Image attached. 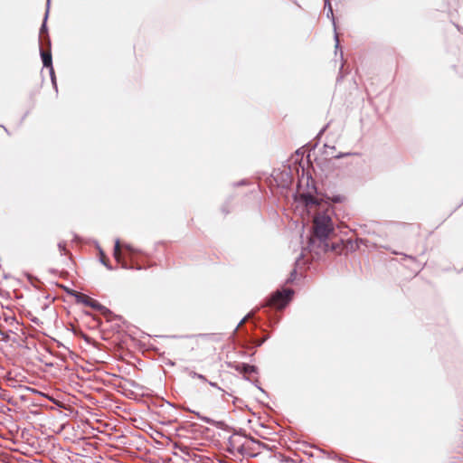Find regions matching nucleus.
I'll use <instances>...</instances> for the list:
<instances>
[{
	"label": "nucleus",
	"mask_w": 463,
	"mask_h": 463,
	"mask_svg": "<svg viewBox=\"0 0 463 463\" xmlns=\"http://www.w3.org/2000/svg\"><path fill=\"white\" fill-rule=\"evenodd\" d=\"M230 447L233 451L240 453H245L246 449H267V446L260 441H257L253 439H248L240 434H233L229 438Z\"/></svg>",
	"instance_id": "obj_1"
},
{
	"label": "nucleus",
	"mask_w": 463,
	"mask_h": 463,
	"mask_svg": "<svg viewBox=\"0 0 463 463\" xmlns=\"http://www.w3.org/2000/svg\"><path fill=\"white\" fill-rule=\"evenodd\" d=\"M313 230L316 237L319 241H325L334 231V224L330 216L326 213L317 214L314 218Z\"/></svg>",
	"instance_id": "obj_2"
},
{
	"label": "nucleus",
	"mask_w": 463,
	"mask_h": 463,
	"mask_svg": "<svg viewBox=\"0 0 463 463\" xmlns=\"http://www.w3.org/2000/svg\"><path fill=\"white\" fill-rule=\"evenodd\" d=\"M293 294L294 291L289 288L279 290L271 297L269 305L281 309L290 301Z\"/></svg>",
	"instance_id": "obj_3"
},
{
	"label": "nucleus",
	"mask_w": 463,
	"mask_h": 463,
	"mask_svg": "<svg viewBox=\"0 0 463 463\" xmlns=\"http://www.w3.org/2000/svg\"><path fill=\"white\" fill-rule=\"evenodd\" d=\"M68 293L71 294V296H73L76 299V302L79 304H82L84 306L90 307L96 310H100L101 308H103V306L100 303L92 299L91 298H90L87 295H84L80 292H76L74 290L68 291Z\"/></svg>",
	"instance_id": "obj_4"
},
{
	"label": "nucleus",
	"mask_w": 463,
	"mask_h": 463,
	"mask_svg": "<svg viewBox=\"0 0 463 463\" xmlns=\"http://www.w3.org/2000/svg\"><path fill=\"white\" fill-rule=\"evenodd\" d=\"M41 56H42V59H43V65L45 67H47V68H50V73H51V76H52V80L53 83H55L54 82V76H53V68H52V55H51V53L42 52H41Z\"/></svg>",
	"instance_id": "obj_5"
},
{
	"label": "nucleus",
	"mask_w": 463,
	"mask_h": 463,
	"mask_svg": "<svg viewBox=\"0 0 463 463\" xmlns=\"http://www.w3.org/2000/svg\"><path fill=\"white\" fill-rule=\"evenodd\" d=\"M325 8L326 10V16L328 18H331L333 25L335 27V17H334V14H333L332 5H331L329 0H325Z\"/></svg>",
	"instance_id": "obj_6"
},
{
	"label": "nucleus",
	"mask_w": 463,
	"mask_h": 463,
	"mask_svg": "<svg viewBox=\"0 0 463 463\" xmlns=\"http://www.w3.org/2000/svg\"><path fill=\"white\" fill-rule=\"evenodd\" d=\"M301 198L304 201V203H306V205H310V204H316L317 203V201L315 200V198L312 195L301 194Z\"/></svg>",
	"instance_id": "obj_7"
},
{
	"label": "nucleus",
	"mask_w": 463,
	"mask_h": 463,
	"mask_svg": "<svg viewBox=\"0 0 463 463\" xmlns=\"http://www.w3.org/2000/svg\"><path fill=\"white\" fill-rule=\"evenodd\" d=\"M120 253V242H119V240L117 239L115 241V246H114V256L115 258H118V255Z\"/></svg>",
	"instance_id": "obj_8"
},
{
	"label": "nucleus",
	"mask_w": 463,
	"mask_h": 463,
	"mask_svg": "<svg viewBox=\"0 0 463 463\" xmlns=\"http://www.w3.org/2000/svg\"><path fill=\"white\" fill-rule=\"evenodd\" d=\"M190 376H191L192 378H197V379H200V380H202V381H203V382H206V381H207V380H206V378H205L203 374L197 373H195V372H191V373H190Z\"/></svg>",
	"instance_id": "obj_9"
},
{
	"label": "nucleus",
	"mask_w": 463,
	"mask_h": 463,
	"mask_svg": "<svg viewBox=\"0 0 463 463\" xmlns=\"http://www.w3.org/2000/svg\"><path fill=\"white\" fill-rule=\"evenodd\" d=\"M244 370L246 373H252L255 372V367L253 365H246Z\"/></svg>",
	"instance_id": "obj_10"
},
{
	"label": "nucleus",
	"mask_w": 463,
	"mask_h": 463,
	"mask_svg": "<svg viewBox=\"0 0 463 463\" xmlns=\"http://www.w3.org/2000/svg\"><path fill=\"white\" fill-rule=\"evenodd\" d=\"M350 155H351V153H339L335 157L339 159V158H342V157H345V156H350Z\"/></svg>",
	"instance_id": "obj_11"
},
{
	"label": "nucleus",
	"mask_w": 463,
	"mask_h": 463,
	"mask_svg": "<svg viewBox=\"0 0 463 463\" xmlns=\"http://www.w3.org/2000/svg\"><path fill=\"white\" fill-rule=\"evenodd\" d=\"M335 48L337 49L338 45H339V40H338V36L337 35L335 36Z\"/></svg>",
	"instance_id": "obj_12"
},
{
	"label": "nucleus",
	"mask_w": 463,
	"mask_h": 463,
	"mask_svg": "<svg viewBox=\"0 0 463 463\" xmlns=\"http://www.w3.org/2000/svg\"><path fill=\"white\" fill-rule=\"evenodd\" d=\"M49 5H50V0H48V2H47V10L49 9ZM47 17H48V11L46 12V14H45V18H44V19L46 20V19H47Z\"/></svg>",
	"instance_id": "obj_13"
},
{
	"label": "nucleus",
	"mask_w": 463,
	"mask_h": 463,
	"mask_svg": "<svg viewBox=\"0 0 463 463\" xmlns=\"http://www.w3.org/2000/svg\"><path fill=\"white\" fill-rule=\"evenodd\" d=\"M209 384H210L212 387H217V384H216L215 383L209 382Z\"/></svg>",
	"instance_id": "obj_14"
},
{
	"label": "nucleus",
	"mask_w": 463,
	"mask_h": 463,
	"mask_svg": "<svg viewBox=\"0 0 463 463\" xmlns=\"http://www.w3.org/2000/svg\"><path fill=\"white\" fill-rule=\"evenodd\" d=\"M245 320H246V317L242 318L241 320V322L239 323L238 326H241V324H243L245 322Z\"/></svg>",
	"instance_id": "obj_15"
}]
</instances>
